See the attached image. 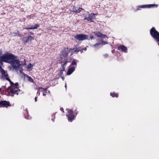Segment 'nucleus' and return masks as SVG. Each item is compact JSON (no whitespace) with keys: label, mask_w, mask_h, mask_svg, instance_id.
<instances>
[{"label":"nucleus","mask_w":159,"mask_h":159,"mask_svg":"<svg viewBox=\"0 0 159 159\" xmlns=\"http://www.w3.org/2000/svg\"><path fill=\"white\" fill-rule=\"evenodd\" d=\"M80 51L77 48H74L73 49H69L68 48H66L63 49L61 53V58H62L61 60V62H64L66 60L68 61V62L70 61V60H69L66 57L68 56H71L74 52H78Z\"/></svg>","instance_id":"f257e3e1"},{"label":"nucleus","mask_w":159,"mask_h":159,"mask_svg":"<svg viewBox=\"0 0 159 159\" xmlns=\"http://www.w3.org/2000/svg\"><path fill=\"white\" fill-rule=\"evenodd\" d=\"M26 63L25 60H24V63L22 64L21 62L18 60L13 59L11 62L10 63L14 69L16 71H19L22 73L23 71L22 67Z\"/></svg>","instance_id":"f03ea898"},{"label":"nucleus","mask_w":159,"mask_h":159,"mask_svg":"<svg viewBox=\"0 0 159 159\" xmlns=\"http://www.w3.org/2000/svg\"><path fill=\"white\" fill-rule=\"evenodd\" d=\"M14 59V56L8 52H6L2 54V52L0 50V62L2 66V62L10 63Z\"/></svg>","instance_id":"7ed1b4c3"},{"label":"nucleus","mask_w":159,"mask_h":159,"mask_svg":"<svg viewBox=\"0 0 159 159\" xmlns=\"http://www.w3.org/2000/svg\"><path fill=\"white\" fill-rule=\"evenodd\" d=\"M10 83L11 84V86L9 87L7 90L9 95L13 96L15 94L18 95L20 90L19 89L18 83L14 84L11 81V82Z\"/></svg>","instance_id":"20e7f679"},{"label":"nucleus","mask_w":159,"mask_h":159,"mask_svg":"<svg viewBox=\"0 0 159 159\" xmlns=\"http://www.w3.org/2000/svg\"><path fill=\"white\" fill-rule=\"evenodd\" d=\"M97 14L94 13H91L90 14L88 12H86L83 14L84 17V20H87L88 21L90 22H93V20L95 19V16Z\"/></svg>","instance_id":"39448f33"},{"label":"nucleus","mask_w":159,"mask_h":159,"mask_svg":"<svg viewBox=\"0 0 159 159\" xmlns=\"http://www.w3.org/2000/svg\"><path fill=\"white\" fill-rule=\"evenodd\" d=\"M150 33L152 36L157 42L159 41V33L153 27L150 30Z\"/></svg>","instance_id":"423d86ee"},{"label":"nucleus","mask_w":159,"mask_h":159,"mask_svg":"<svg viewBox=\"0 0 159 159\" xmlns=\"http://www.w3.org/2000/svg\"><path fill=\"white\" fill-rule=\"evenodd\" d=\"M2 64L0 62V71L1 72L3 78H5L7 80L11 82V80L9 78L6 72L4 70L2 67Z\"/></svg>","instance_id":"0eeeda50"},{"label":"nucleus","mask_w":159,"mask_h":159,"mask_svg":"<svg viewBox=\"0 0 159 159\" xmlns=\"http://www.w3.org/2000/svg\"><path fill=\"white\" fill-rule=\"evenodd\" d=\"M68 114L67 116L68 117V120L69 122H72L75 118L73 112L71 110L67 109Z\"/></svg>","instance_id":"6e6552de"},{"label":"nucleus","mask_w":159,"mask_h":159,"mask_svg":"<svg viewBox=\"0 0 159 159\" xmlns=\"http://www.w3.org/2000/svg\"><path fill=\"white\" fill-rule=\"evenodd\" d=\"M75 38L79 40H83L88 39V35L84 34H76Z\"/></svg>","instance_id":"1a4fd4ad"},{"label":"nucleus","mask_w":159,"mask_h":159,"mask_svg":"<svg viewBox=\"0 0 159 159\" xmlns=\"http://www.w3.org/2000/svg\"><path fill=\"white\" fill-rule=\"evenodd\" d=\"M157 7V4H149V5H142L141 6H137V10H138L140 8H149L150 7Z\"/></svg>","instance_id":"9d476101"},{"label":"nucleus","mask_w":159,"mask_h":159,"mask_svg":"<svg viewBox=\"0 0 159 159\" xmlns=\"http://www.w3.org/2000/svg\"><path fill=\"white\" fill-rule=\"evenodd\" d=\"M47 89L43 88L42 87H39L38 89V92L37 94L39 95H40V92H43V96L46 95L47 93Z\"/></svg>","instance_id":"9b49d317"},{"label":"nucleus","mask_w":159,"mask_h":159,"mask_svg":"<svg viewBox=\"0 0 159 159\" xmlns=\"http://www.w3.org/2000/svg\"><path fill=\"white\" fill-rule=\"evenodd\" d=\"M11 105L9 102L6 101H0V107H7L8 106H10Z\"/></svg>","instance_id":"f8f14e48"},{"label":"nucleus","mask_w":159,"mask_h":159,"mask_svg":"<svg viewBox=\"0 0 159 159\" xmlns=\"http://www.w3.org/2000/svg\"><path fill=\"white\" fill-rule=\"evenodd\" d=\"M67 62H68V61L66 60L65 61H64L63 62V61L61 62V65L63 66V70L61 71L59 73V76H63V71L64 70L66 66V64Z\"/></svg>","instance_id":"ddd939ff"},{"label":"nucleus","mask_w":159,"mask_h":159,"mask_svg":"<svg viewBox=\"0 0 159 159\" xmlns=\"http://www.w3.org/2000/svg\"><path fill=\"white\" fill-rule=\"evenodd\" d=\"M106 44H107V42L101 41V42L97 43L95 45H93V47H94L95 49H96L99 48L101 46Z\"/></svg>","instance_id":"4468645a"},{"label":"nucleus","mask_w":159,"mask_h":159,"mask_svg":"<svg viewBox=\"0 0 159 159\" xmlns=\"http://www.w3.org/2000/svg\"><path fill=\"white\" fill-rule=\"evenodd\" d=\"M75 67L74 66H69V68L68 69V71L66 73V74L67 75H69L71 74L75 70Z\"/></svg>","instance_id":"2eb2a0df"},{"label":"nucleus","mask_w":159,"mask_h":159,"mask_svg":"<svg viewBox=\"0 0 159 159\" xmlns=\"http://www.w3.org/2000/svg\"><path fill=\"white\" fill-rule=\"evenodd\" d=\"M22 76H24V78L28 81H29L32 82L34 83V81L32 78L29 76L28 75H26L24 73H22Z\"/></svg>","instance_id":"dca6fc26"},{"label":"nucleus","mask_w":159,"mask_h":159,"mask_svg":"<svg viewBox=\"0 0 159 159\" xmlns=\"http://www.w3.org/2000/svg\"><path fill=\"white\" fill-rule=\"evenodd\" d=\"M94 34H95V35L96 36L98 37H101L102 38H104L107 37V36L106 35L102 34V33H100L99 32L96 33L94 32Z\"/></svg>","instance_id":"f3484780"},{"label":"nucleus","mask_w":159,"mask_h":159,"mask_svg":"<svg viewBox=\"0 0 159 159\" xmlns=\"http://www.w3.org/2000/svg\"><path fill=\"white\" fill-rule=\"evenodd\" d=\"M34 39V38L32 37L31 36H30L28 37H25L23 38V41L25 43H27L29 41H31Z\"/></svg>","instance_id":"a211bd4d"},{"label":"nucleus","mask_w":159,"mask_h":159,"mask_svg":"<svg viewBox=\"0 0 159 159\" xmlns=\"http://www.w3.org/2000/svg\"><path fill=\"white\" fill-rule=\"evenodd\" d=\"M25 67L27 69V71H30L31 70L33 69V67L34 66V65L31 64V63H29V64L28 65H26L25 64Z\"/></svg>","instance_id":"6ab92c4d"},{"label":"nucleus","mask_w":159,"mask_h":159,"mask_svg":"<svg viewBox=\"0 0 159 159\" xmlns=\"http://www.w3.org/2000/svg\"><path fill=\"white\" fill-rule=\"evenodd\" d=\"M118 49L121 50L124 52L126 53L127 52V49L126 47L124 45H121L118 47Z\"/></svg>","instance_id":"aec40b11"},{"label":"nucleus","mask_w":159,"mask_h":159,"mask_svg":"<svg viewBox=\"0 0 159 159\" xmlns=\"http://www.w3.org/2000/svg\"><path fill=\"white\" fill-rule=\"evenodd\" d=\"M39 26V25L38 24H35L34 26H32L30 27L31 29H37L38 27Z\"/></svg>","instance_id":"412c9836"},{"label":"nucleus","mask_w":159,"mask_h":159,"mask_svg":"<svg viewBox=\"0 0 159 159\" xmlns=\"http://www.w3.org/2000/svg\"><path fill=\"white\" fill-rule=\"evenodd\" d=\"M70 66H74L75 67V68L77 66V63H76V61H75V60H74L72 61L71 62V63Z\"/></svg>","instance_id":"4be33fe9"},{"label":"nucleus","mask_w":159,"mask_h":159,"mask_svg":"<svg viewBox=\"0 0 159 159\" xmlns=\"http://www.w3.org/2000/svg\"><path fill=\"white\" fill-rule=\"evenodd\" d=\"M110 95L113 97H117L118 96V94H117V93L114 92H113V93H111L110 94Z\"/></svg>","instance_id":"5701e85b"},{"label":"nucleus","mask_w":159,"mask_h":159,"mask_svg":"<svg viewBox=\"0 0 159 159\" xmlns=\"http://www.w3.org/2000/svg\"><path fill=\"white\" fill-rule=\"evenodd\" d=\"M25 118L26 119H30L31 118L30 117H29V116L28 117V116L26 117V116H25Z\"/></svg>","instance_id":"b1692460"},{"label":"nucleus","mask_w":159,"mask_h":159,"mask_svg":"<svg viewBox=\"0 0 159 159\" xmlns=\"http://www.w3.org/2000/svg\"><path fill=\"white\" fill-rule=\"evenodd\" d=\"M25 29H27V30H28V29H31L30 28V27H26V28H24Z\"/></svg>","instance_id":"393cba45"},{"label":"nucleus","mask_w":159,"mask_h":159,"mask_svg":"<svg viewBox=\"0 0 159 159\" xmlns=\"http://www.w3.org/2000/svg\"><path fill=\"white\" fill-rule=\"evenodd\" d=\"M62 78V80H64V78L63 77V76H61Z\"/></svg>","instance_id":"a878e982"},{"label":"nucleus","mask_w":159,"mask_h":159,"mask_svg":"<svg viewBox=\"0 0 159 159\" xmlns=\"http://www.w3.org/2000/svg\"><path fill=\"white\" fill-rule=\"evenodd\" d=\"M60 110L61 111H62L63 112H64V111H63V109L62 108H61L60 109Z\"/></svg>","instance_id":"bb28decb"},{"label":"nucleus","mask_w":159,"mask_h":159,"mask_svg":"<svg viewBox=\"0 0 159 159\" xmlns=\"http://www.w3.org/2000/svg\"><path fill=\"white\" fill-rule=\"evenodd\" d=\"M94 38L93 37V36H91L90 37V38L91 39H93Z\"/></svg>","instance_id":"cd10ccee"},{"label":"nucleus","mask_w":159,"mask_h":159,"mask_svg":"<svg viewBox=\"0 0 159 159\" xmlns=\"http://www.w3.org/2000/svg\"><path fill=\"white\" fill-rule=\"evenodd\" d=\"M37 98L36 97L35 98V102H36L37 101Z\"/></svg>","instance_id":"c85d7f7f"},{"label":"nucleus","mask_w":159,"mask_h":159,"mask_svg":"<svg viewBox=\"0 0 159 159\" xmlns=\"http://www.w3.org/2000/svg\"><path fill=\"white\" fill-rule=\"evenodd\" d=\"M107 56H108V55H107V54H106V55H104V56H105V57H107Z\"/></svg>","instance_id":"c756f323"},{"label":"nucleus","mask_w":159,"mask_h":159,"mask_svg":"<svg viewBox=\"0 0 159 159\" xmlns=\"http://www.w3.org/2000/svg\"><path fill=\"white\" fill-rule=\"evenodd\" d=\"M3 89V88H0V92H1V91Z\"/></svg>","instance_id":"7c9ffc66"},{"label":"nucleus","mask_w":159,"mask_h":159,"mask_svg":"<svg viewBox=\"0 0 159 159\" xmlns=\"http://www.w3.org/2000/svg\"><path fill=\"white\" fill-rule=\"evenodd\" d=\"M26 111L27 113V114H28V112H27V109H26Z\"/></svg>","instance_id":"2f4dec72"},{"label":"nucleus","mask_w":159,"mask_h":159,"mask_svg":"<svg viewBox=\"0 0 159 159\" xmlns=\"http://www.w3.org/2000/svg\"><path fill=\"white\" fill-rule=\"evenodd\" d=\"M86 49V48H84V50H85Z\"/></svg>","instance_id":"473e14b6"},{"label":"nucleus","mask_w":159,"mask_h":159,"mask_svg":"<svg viewBox=\"0 0 159 159\" xmlns=\"http://www.w3.org/2000/svg\"><path fill=\"white\" fill-rule=\"evenodd\" d=\"M65 88H66V84H65Z\"/></svg>","instance_id":"72a5a7b5"},{"label":"nucleus","mask_w":159,"mask_h":159,"mask_svg":"<svg viewBox=\"0 0 159 159\" xmlns=\"http://www.w3.org/2000/svg\"><path fill=\"white\" fill-rule=\"evenodd\" d=\"M48 93H50V91H48Z\"/></svg>","instance_id":"f704fd0d"},{"label":"nucleus","mask_w":159,"mask_h":159,"mask_svg":"<svg viewBox=\"0 0 159 159\" xmlns=\"http://www.w3.org/2000/svg\"><path fill=\"white\" fill-rule=\"evenodd\" d=\"M158 45H159V43H158Z\"/></svg>","instance_id":"c9c22d12"}]
</instances>
